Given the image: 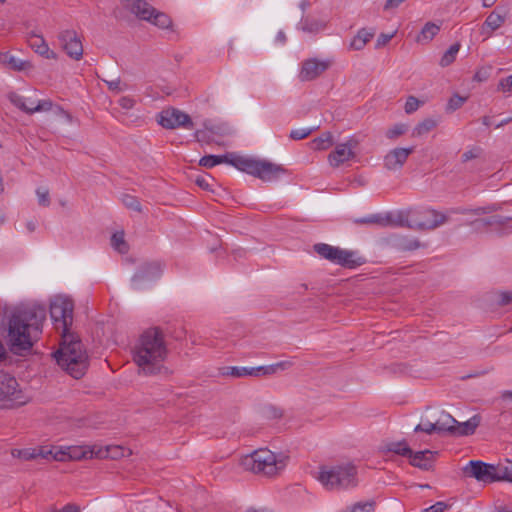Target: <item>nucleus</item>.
<instances>
[{"label":"nucleus","mask_w":512,"mask_h":512,"mask_svg":"<svg viewBox=\"0 0 512 512\" xmlns=\"http://www.w3.org/2000/svg\"><path fill=\"white\" fill-rule=\"evenodd\" d=\"M512 303V291H502L498 293V304L506 306Z\"/></svg>","instance_id":"obj_58"},{"label":"nucleus","mask_w":512,"mask_h":512,"mask_svg":"<svg viewBox=\"0 0 512 512\" xmlns=\"http://www.w3.org/2000/svg\"><path fill=\"white\" fill-rule=\"evenodd\" d=\"M74 304L70 299L57 297L50 305V315L54 326L61 336L64 333H71L70 327L73 323Z\"/></svg>","instance_id":"obj_9"},{"label":"nucleus","mask_w":512,"mask_h":512,"mask_svg":"<svg viewBox=\"0 0 512 512\" xmlns=\"http://www.w3.org/2000/svg\"><path fill=\"white\" fill-rule=\"evenodd\" d=\"M12 455L14 457H18V458H21L24 460H31L37 456V454L34 451H31L29 449H23V450L15 449L12 451Z\"/></svg>","instance_id":"obj_55"},{"label":"nucleus","mask_w":512,"mask_h":512,"mask_svg":"<svg viewBox=\"0 0 512 512\" xmlns=\"http://www.w3.org/2000/svg\"><path fill=\"white\" fill-rule=\"evenodd\" d=\"M414 230H435L449 221V216L432 208L414 210Z\"/></svg>","instance_id":"obj_10"},{"label":"nucleus","mask_w":512,"mask_h":512,"mask_svg":"<svg viewBox=\"0 0 512 512\" xmlns=\"http://www.w3.org/2000/svg\"><path fill=\"white\" fill-rule=\"evenodd\" d=\"M87 453L88 452L82 451L79 448H69L68 453L65 451H57L53 457L57 461H65L67 457L70 459H80L82 457H86Z\"/></svg>","instance_id":"obj_35"},{"label":"nucleus","mask_w":512,"mask_h":512,"mask_svg":"<svg viewBox=\"0 0 512 512\" xmlns=\"http://www.w3.org/2000/svg\"><path fill=\"white\" fill-rule=\"evenodd\" d=\"M440 31V25L427 22L422 28L420 34L417 36L416 41L418 43H427L431 41Z\"/></svg>","instance_id":"obj_29"},{"label":"nucleus","mask_w":512,"mask_h":512,"mask_svg":"<svg viewBox=\"0 0 512 512\" xmlns=\"http://www.w3.org/2000/svg\"><path fill=\"white\" fill-rule=\"evenodd\" d=\"M326 22L319 19L306 18L302 21V30L309 33H318L324 30Z\"/></svg>","instance_id":"obj_33"},{"label":"nucleus","mask_w":512,"mask_h":512,"mask_svg":"<svg viewBox=\"0 0 512 512\" xmlns=\"http://www.w3.org/2000/svg\"><path fill=\"white\" fill-rule=\"evenodd\" d=\"M419 106L420 101L414 96H409L405 103V112L407 114H411L415 112L419 108Z\"/></svg>","instance_id":"obj_54"},{"label":"nucleus","mask_w":512,"mask_h":512,"mask_svg":"<svg viewBox=\"0 0 512 512\" xmlns=\"http://www.w3.org/2000/svg\"><path fill=\"white\" fill-rule=\"evenodd\" d=\"M107 452L111 458L125 457L131 455V450L120 446L108 447Z\"/></svg>","instance_id":"obj_50"},{"label":"nucleus","mask_w":512,"mask_h":512,"mask_svg":"<svg viewBox=\"0 0 512 512\" xmlns=\"http://www.w3.org/2000/svg\"><path fill=\"white\" fill-rule=\"evenodd\" d=\"M479 154H480L479 148L468 150L462 154V161L467 162L469 160L477 158L479 156Z\"/></svg>","instance_id":"obj_64"},{"label":"nucleus","mask_w":512,"mask_h":512,"mask_svg":"<svg viewBox=\"0 0 512 512\" xmlns=\"http://www.w3.org/2000/svg\"><path fill=\"white\" fill-rule=\"evenodd\" d=\"M459 50H460L459 43H455V44L451 45L449 47V49L441 57V60L439 62L440 66L447 67V66L451 65L455 61L456 55L458 54Z\"/></svg>","instance_id":"obj_36"},{"label":"nucleus","mask_w":512,"mask_h":512,"mask_svg":"<svg viewBox=\"0 0 512 512\" xmlns=\"http://www.w3.org/2000/svg\"><path fill=\"white\" fill-rule=\"evenodd\" d=\"M331 65V60H319L317 58L306 59L302 63L298 78L302 82L315 80L328 70Z\"/></svg>","instance_id":"obj_16"},{"label":"nucleus","mask_w":512,"mask_h":512,"mask_svg":"<svg viewBox=\"0 0 512 512\" xmlns=\"http://www.w3.org/2000/svg\"><path fill=\"white\" fill-rule=\"evenodd\" d=\"M498 88L503 92H511L512 91V74L506 78H502L499 81Z\"/></svg>","instance_id":"obj_60"},{"label":"nucleus","mask_w":512,"mask_h":512,"mask_svg":"<svg viewBox=\"0 0 512 512\" xmlns=\"http://www.w3.org/2000/svg\"><path fill=\"white\" fill-rule=\"evenodd\" d=\"M0 64L15 72L28 73L34 68L31 61L18 59L8 51L0 52Z\"/></svg>","instance_id":"obj_21"},{"label":"nucleus","mask_w":512,"mask_h":512,"mask_svg":"<svg viewBox=\"0 0 512 512\" xmlns=\"http://www.w3.org/2000/svg\"><path fill=\"white\" fill-rule=\"evenodd\" d=\"M415 147H396L389 150L383 158V166L389 171L402 169L409 156L414 153Z\"/></svg>","instance_id":"obj_17"},{"label":"nucleus","mask_w":512,"mask_h":512,"mask_svg":"<svg viewBox=\"0 0 512 512\" xmlns=\"http://www.w3.org/2000/svg\"><path fill=\"white\" fill-rule=\"evenodd\" d=\"M410 464L423 470H429L433 467L434 453L430 450H424L419 452H413L408 455Z\"/></svg>","instance_id":"obj_24"},{"label":"nucleus","mask_w":512,"mask_h":512,"mask_svg":"<svg viewBox=\"0 0 512 512\" xmlns=\"http://www.w3.org/2000/svg\"><path fill=\"white\" fill-rule=\"evenodd\" d=\"M226 162H228V155H206L200 159L199 165L205 168H212Z\"/></svg>","instance_id":"obj_34"},{"label":"nucleus","mask_w":512,"mask_h":512,"mask_svg":"<svg viewBox=\"0 0 512 512\" xmlns=\"http://www.w3.org/2000/svg\"><path fill=\"white\" fill-rule=\"evenodd\" d=\"M122 6L141 20L151 21L154 12L146 0H119Z\"/></svg>","instance_id":"obj_20"},{"label":"nucleus","mask_w":512,"mask_h":512,"mask_svg":"<svg viewBox=\"0 0 512 512\" xmlns=\"http://www.w3.org/2000/svg\"><path fill=\"white\" fill-rule=\"evenodd\" d=\"M375 29L361 28L350 43V48L356 51L362 50L374 37Z\"/></svg>","instance_id":"obj_26"},{"label":"nucleus","mask_w":512,"mask_h":512,"mask_svg":"<svg viewBox=\"0 0 512 512\" xmlns=\"http://www.w3.org/2000/svg\"><path fill=\"white\" fill-rule=\"evenodd\" d=\"M419 431H423L427 434H431L433 432H438V428H437V424L436 422L434 423H426V424H418L416 427H415V432H419Z\"/></svg>","instance_id":"obj_57"},{"label":"nucleus","mask_w":512,"mask_h":512,"mask_svg":"<svg viewBox=\"0 0 512 512\" xmlns=\"http://www.w3.org/2000/svg\"><path fill=\"white\" fill-rule=\"evenodd\" d=\"M105 83L107 84L108 89L113 92H121L125 89L121 86L120 78H116V79L110 80V81L105 80Z\"/></svg>","instance_id":"obj_61"},{"label":"nucleus","mask_w":512,"mask_h":512,"mask_svg":"<svg viewBox=\"0 0 512 512\" xmlns=\"http://www.w3.org/2000/svg\"><path fill=\"white\" fill-rule=\"evenodd\" d=\"M8 99L14 106H16L17 108H19L27 114L50 111L53 107V102L50 99L39 100L35 106L28 107L26 99L23 96L17 94L16 92L9 93Z\"/></svg>","instance_id":"obj_18"},{"label":"nucleus","mask_w":512,"mask_h":512,"mask_svg":"<svg viewBox=\"0 0 512 512\" xmlns=\"http://www.w3.org/2000/svg\"><path fill=\"white\" fill-rule=\"evenodd\" d=\"M436 125H437V123L435 120L425 119L422 122H420L419 124H417V126L413 130V135H415V136L424 135V134L428 133L429 131H431L432 129H434L436 127Z\"/></svg>","instance_id":"obj_41"},{"label":"nucleus","mask_w":512,"mask_h":512,"mask_svg":"<svg viewBox=\"0 0 512 512\" xmlns=\"http://www.w3.org/2000/svg\"><path fill=\"white\" fill-rule=\"evenodd\" d=\"M36 195L38 198V204L42 207H48L50 205V195L48 188L39 187L36 189Z\"/></svg>","instance_id":"obj_47"},{"label":"nucleus","mask_w":512,"mask_h":512,"mask_svg":"<svg viewBox=\"0 0 512 512\" xmlns=\"http://www.w3.org/2000/svg\"><path fill=\"white\" fill-rule=\"evenodd\" d=\"M111 245L112 247L120 253L128 252V245L124 239V232H116L111 237Z\"/></svg>","instance_id":"obj_39"},{"label":"nucleus","mask_w":512,"mask_h":512,"mask_svg":"<svg viewBox=\"0 0 512 512\" xmlns=\"http://www.w3.org/2000/svg\"><path fill=\"white\" fill-rule=\"evenodd\" d=\"M57 39L60 47L74 60H80L83 56V44L78 33L73 29H65L58 33Z\"/></svg>","instance_id":"obj_13"},{"label":"nucleus","mask_w":512,"mask_h":512,"mask_svg":"<svg viewBox=\"0 0 512 512\" xmlns=\"http://www.w3.org/2000/svg\"><path fill=\"white\" fill-rule=\"evenodd\" d=\"M387 452H392L400 456L408 457L411 454V449L406 441L389 442L385 445Z\"/></svg>","instance_id":"obj_32"},{"label":"nucleus","mask_w":512,"mask_h":512,"mask_svg":"<svg viewBox=\"0 0 512 512\" xmlns=\"http://www.w3.org/2000/svg\"><path fill=\"white\" fill-rule=\"evenodd\" d=\"M398 248L403 251H413L420 247L422 244L417 239L403 237L398 241Z\"/></svg>","instance_id":"obj_43"},{"label":"nucleus","mask_w":512,"mask_h":512,"mask_svg":"<svg viewBox=\"0 0 512 512\" xmlns=\"http://www.w3.org/2000/svg\"><path fill=\"white\" fill-rule=\"evenodd\" d=\"M499 481H507L512 483V461L506 459L503 463L498 464Z\"/></svg>","instance_id":"obj_40"},{"label":"nucleus","mask_w":512,"mask_h":512,"mask_svg":"<svg viewBox=\"0 0 512 512\" xmlns=\"http://www.w3.org/2000/svg\"><path fill=\"white\" fill-rule=\"evenodd\" d=\"M157 121L165 129H176L179 127L192 129L194 126L191 117L176 108L163 110L158 115Z\"/></svg>","instance_id":"obj_14"},{"label":"nucleus","mask_w":512,"mask_h":512,"mask_svg":"<svg viewBox=\"0 0 512 512\" xmlns=\"http://www.w3.org/2000/svg\"><path fill=\"white\" fill-rule=\"evenodd\" d=\"M447 508L448 505L445 502L439 501L424 509L422 512H444Z\"/></svg>","instance_id":"obj_62"},{"label":"nucleus","mask_w":512,"mask_h":512,"mask_svg":"<svg viewBox=\"0 0 512 512\" xmlns=\"http://www.w3.org/2000/svg\"><path fill=\"white\" fill-rule=\"evenodd\" d=\"M291 366L288 361L278 362L276 364L268 366H258L253 368L246 367H225L222 369L221 374L224 376H231L234 378H240L245 376H261L271 375L277 373L279 370H286Z\"/></svg>","instance_id":"obj_11"},{"label":"nucleus","mask_w":512,"mask_h":512,"mask_svg":"<svg viewBox=\"0 0 512 512\" xmlns=\"http://www.w3.org/2000/svg\"><path fill=\"white\" fill-rule=\"evenodd\" d=\"M46 318L43 307L23 306L16 308L10 315L6 340L11 351L20 354L30 350L42 332V323Z\"/></svg>","instance_id":"obj_1"},{"label":"nucleus","mask_w":512,"mask_h":512,"mask_svg":"<svg viewBox=\"0 0 512 512\" xmlns=\"http://www.w3.org/2000/svg\"><path fill=\"white\" fill-rule=\"evenodd\" d=\"M438 433H449L453 435L456 419L448 413H442L436 421Z\"/></svg>","instance_id":"obj_30"},{"label":"nucleus","mask_w":512,"mask_h":512,"mask_svg":"<svg viewBox=\"0 0 512 512\" xmlns=\"http://www.w3.org/2000/svg\"><path fill=\"white\" fill-rule=\"evenodd\" d=\"M375 501L357 502L351 506L350 512H374Z\"/></svg>","instance_id":"obj_45"},{"label":"nucleus","mask_w":512,"mask_h":512,"mask_svg":"<svg viewBox=\"0 0 512 512\" xmlns=\"http://www.w3.org/2000/svg\"><path fill=\"white\" fill-rule=\"evenodd\" d=\"M150 22L162 29H167L172 25L171 18L167 14L157 11L155 8Z\"/></svg>","instance_id":"obj_37"},{"label":"nucleus","mask_w":512,"mask_h":512,"mask_svg":"<svg viewBox=\"0 0 512 512\" xmlns=\"http://www.w3.org/2000/svg\"><path fill=\"white\" fill-rule=\"evenodd\" d=\"M228 155V162L235 168L246 172L250 175L260 178L263 181H272L278 178L286 170L283 166L265 161L255 160L242 156Z\"/></svg>","instance_id":"obj_5"},{"label":"nucleus","mask_w":512,"mask_h":512,"mask_svg":"<svg viewBox=\"0 0 512 512\" xmlns=\"http://www.w3.org/2000/svg\"><path fill=\"white\" fill-rule=\"evenodd\" d=\"M463 472L466 476L484 483L499 481L498 465L487 464L482 461H470L464 467Z\"/></svg>","instance_id":"obj_12"},{"label":"nucleus","mask_w":512,"mask_h":512,"mask_svg":"<svg viewBox=\"0 0 512 512\" xmlns=\"http://www.w3.org/2000/svg\"><path fill=\"white\" fill-rule=\"evenodd\" d=\"M57 364L75 379L81 378L88 367V356L82 342L73 333L61 336L60 348L53 354Z\"/></svg>","instance_id":"obj_3"},{"label":"nucleus","mask_w":512,"mask_h":512,"mask_svg":"<svg viewBox=\"0 0 512 512\" xmlns=\"http://www.w3.org/2000/svg\"><path fill=\"white\" fill-rule=\"evenodd\" d=\"M50 512H81V508L79 505L75 503H68L62 508H52Z\"/></svg>","instance_id":"obj_59"},{"label":"nucleus","mask_w":512,"mask_h":512,"mask_svg":"<svg viewBox=\"0 0 512 512\" xmlns=\"http://www.w3.org/2000/svg\"><path fill=\"white\" fill-rule=\"evenodd\" d=\"M28 45L35 53L46 59H57V54L51 50L42 35L31 33L27 38Z\"/></svg>","instance_id":"obj_22"},{"label":"nucleus","mask_w":512,"mask_h":512,"mask_svg":"<svg viewBox=\"0 0 512 512\" xmlns=\"http://www.w3.org/2000/svg\"><path fill=\"white\" fill-rule=\"evenodd\" d=\"M406 131L407 126L405 124H396L386 131V137L388 139H396L397 137L403 135Z\"/></svg>","instance_id":"obj_48"},{"label":"nucleus","mask_w":512,"mask_h":512,"mask_svg":"<svg viewBox=\"0 0 512 512\" xmlns=\"http://www.w3.org/2000/svg\"><path fill=\"white\" fill-rule=\"evenodd\" d=\"M494 224H502V220H501V218L499 216H493V217H491L489 219L476 220V221L472 222V225L477 230H484L488 226H491V225H494Z\"/></svg>","instance_id":"obj_44"},{"label":"nucleus","mask_w":512,"mask_h":512,"mask_svg":"<svg viewBox=\"0 0 512 512\" xmlns=\"http://www.w3.org/2000/svg\"><path fill=\"white\" fill-rule=\"evenodd\" d=\"M395 34L396 32H393L391 34L381 33L376 40L375 48L380 49L386 46L390 42V40L395 36Z\"/></svg>","instance_id":"obj_56"},{"label":"nucleus","mask_w":512,"mask_h":512,"mask_svg":"<svg viewBox=\"0 0 512 512\" xmlns=\"http://www.w3.org/2000/svg\"><path fill=\"white\" fill-rule=\"evenodd\" d=\"M314 251L322 258L345 268L353 269L363 265L366 259L356 251L346 250L326 243H317Z\"/></svg>","instance_id":"obj_7"},{"label":"nucleus","mask_w":512,"mask_h":512,"mask_svg":"<svg viewBox=\"0 0 512 512\" xmlns=\"http://www.w3.org/2000/svg\"><path fill=\"white\" fill-rule=\"evenodd\" d=\"M496 210L495 205L486 206V207H478L476 209H463V208H456L451 209V213H457V214H473V215H484L489 214Z\"/></svg>","instance_id":"obj_38"},{"label":"nucleus","mask_w":512,"mask_h":512,"mask_svg":"<svg viewBox=\"0 0 512 512\" xmlns=\"http://www.w3.org/2000/svg\"><path fill=\"white\" fill-rule=\"evenodd\" d=\"M220 130V127H207L205 125L204 129L195 132V138L198 142L209 144L214 141L213 135H222Z\"/></svg>","instance_id":"obj_31"},{"label":"nucleus","mask_w":512,"mask_h":512,"mask_svg":"<svg viewBox=\"0 0 512 512\" xmlns=\"http://www.w3.org/2000/svg\"><path fill=\"white\" fill-rule=\"evenodd\" d=\"M387 218H384V215L374 214L368 217L357 218L354 220L356 224H377L385 227Z\"/></svg>","instance_id":"obj_42"},{"label":"nucleus","mask_w":512,"mask_h":512,"mask_svg":"<svg viewBox=\"0 0 512 512\" xmlns=\"http://www.w3.org/2000/svg\"><path fill=\"white\" fill-rule=\"evenodd\" d=\"M505 21V18L496 13L495 11L491 12L486 18L484 24L482 25V34H485L486 37H489L492 31L500 28Z\"/></svg>","instance_id":"obj_27"},{"label":"nucleus","mask_w":512,"mask_h":512,"mask_svg":"<svg viewBox=\"0 0 512 512\" xmlns=\"http://www.w3.org/2000/svg\"><path fill=\"white\" fill-rule=\"evenodd\" d=\"M119 105L125 110H130L134 107L135 100L131 97L123 96L119 100Z\"/></svg>","instance_id":"obj_63"},{"label":"nucleus","mask_w":512,"mask_h":512,"mask_svg":"<svg viewBox=\"0 0 512 512\" xmlns=\"http://www.w3.org/2000/svg\"><path fill=\"white\" fill-rule=\"evenodd\" d=\"M313 132V129H294L290 132L289 137L292 140H302L308 137Z\"/></svg>","instance_id":"obj_53"},{"label":"nucleus","mask_w":512,"mask_h":512,"mask_svg":"<svg viewBox=\"0 0 512 512\" xmlns=\"http://www.w3.org/2000/svg\"><path fill=\"white\" fill-rule=\"evenodd\" d=\"M479 424H480V416H478V415H474L473 417H471L469 420H467L465 422H458L456 420V425H455L453 435L454 436L472 435L475 432L476 428L479 426Z\"/></svg>","instance_id":"obj_25"},{"label":"nucleus","mask_w":512,"mask_h":512,"mask_svg":"<svg viewBox=\"0 0 512 512\" xmlns=\"http://www.w3.org/2000/svg\"><path fill=\"white\" fill-rule=\"evenodd\" d=\"M166 356L164 334L157 327L145 330L133 348V360L144 375L160 373Z\"/></svg>","instance_id":"obj_2"},{"label":"nucleus","mask_w":512,"mask_h":512,"mask_svg":"<svg viewBox=\"0 0 512 512\" xmlns=\"http://www.w3.org/2000/svg\"><path fill=\"white\" fill-rule=\"evenodd\" d=\"M289 457L275 454L268 449H259L241 458L240 465L246 471L264 476H274L282 471Z\"/></svg>","instance_id":"obj_4"},{"label":"nucleus","mask_w":512,"mask_h":512,"mask_svg":"<svg viewBox=\"0 0 512 512\" xmlns=\"http://www.w3.org/2000/svg\"><path fill=\"white\" fill-rule=\"evenodd\" d=\"M466 101L465 97H462L460 95H453L448 103H447V110L455 111L459 109Z\"/></svg>","instance_id":"obj_51"},{"label":"nucleus","mask_w":512,"mask_h":512,"mask_svg":"<svg viewBox=\"0 0 512 512\" xmlns=\"http://www.w3.org/2000/svg\"><path fill=\"white\" fill-rule=\"evenodd\" d=\"M29 397L20 387L17 379L4 371H0V406L14 408L27 404Z\"/></svg>","instance_id":"obj_8"},{"label":"nucleus","mask_w":512,"mask_h":512,"mask_svg":"<svg viewBox=\"0 0 512 512\" xmlns=\"http://www.w3.org/2000/svg\"><path fill=\"white\" fill-rule=\"evenodd\" d=\"M334 144V137L331 132H324L319 137L313 139L309 145L314 151H324Z\"/></svg>","instance_id":"obj_28"},{"label":"nucleus","mask_w":512,"mask_h":512,"mask_svg":"<svg viewBox=\"0 0 512 512\" xmlns=\"http://www.w3.org/2000/svg\"><path fill=\"white\" fill-rule=\"evenodd\" d=\"M161 272L162 265L160 262L153 261L145 263L132 277V284L135 288H139L141 282L153 280L158 277Z\"/></svg>","instance_id":"obj_19"},{"label":"nucleus","mask_w":512,"mask_h":512,"mask_svg":"<svg viewBox=\"0 0 512 512\" xmlns=\"http://www.w3.org/2000/svg\"><path fill=\"white\" fill-rule=\"evenodd\" d=\"M359 145V140L350 137L346 142L337 144L335 149L328 155L329 164L337 168L356 157L355 149Z\"/></svg>","instance_id":"obj_15"},{"label":"nucleus","mask_w":512,"mask_h":512,"mask_svg":"<svg viewBox=\"0 0 512 512\" xmlns=\"http://www.w3.org/2000/svg\"><path fill=\"white\" fill-rule=\"evenodd\" d=\"M265 417L268 419H279L283 417V410L277 406H267L264 410Z\"/></svg>","instance_id":"obj_52"},{"label":"nucleus","mask_w":512,"mask_h":512,"mask_svg":"<svg viewBox=\"0 0 512 512\" xmlns=\"http://www.w3.org/2000/svg\"><path fill=\"white\" fill-rule=\"evenodd\" d=\"M122 202L127 208L137 212H141V204L136 197L129 194H125L122 197Z\"/></svg>","instance_id":"obj_46"},{"label":"nucleus","mask_w":512,"mask_h":512,"mask_svg":"<svg viewBox=\"0 0 512 512\" xmlns=\"http://www.w3.org/2000/svg\"><path fill=\"white\" fill-rule=\"evenodd\" d=\"M213 182V179L211 178V176H209L208 174H202V175H198L196 178H195V183L202 189L204 190H209V191H212V183Z\"/></svg>","instance_id":"obj_49"},{"label":"nucleus","mask_w":512,"mask_h":512,"mask_svg":"<svg viewBox=\"0 0 512 512\" xmlns=\"http://www.w3.org/2000/svg\"><path fill=\"white\" fill-rule=\"evenodd\" d=\"M414 211L413 210H402L398 211L395 215L393 214H386L384 215V218H387L386 226H398V227H405L409 229L414 230Z\"/></svg>","instance_id":"obj_23"},{"label":"nucleus","mask_w":512,"mask_h":512,"mask_svg":"<svg viewBox=\"0 0 512 512\" xmlns=\"http://www.w3.org/2000/svg\"><path fill=\"white\" fill-rule=\"evenodd\" d=\"M317 479L328 490L356 485V469L352 465L321 466Z\"/></svg>","instance_id":"obj_6"}]
</instances>
